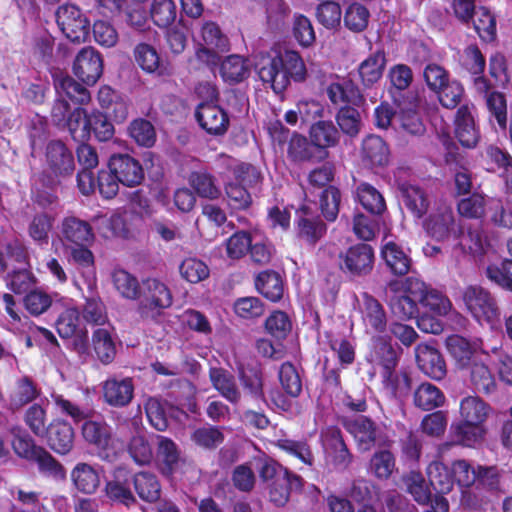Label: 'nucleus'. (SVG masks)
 <instances>
[{"label": "nucleus", "instance_id": "nucleus-21", "mask_svg": "<svg viewBox=\"0 0 512 512\" xmlns=\"http://www.w3.org/2000/svg\"><path fill=\"white\" fill-rule=\"evenodd\" d=\"M358 307L367 332L384 331L387 324L386 313L377 299L364 293L358 302Z\"/></svg>", "mask_w": 512, "mask_h": 512}, {"label": "nucleus", "instance_id": "nucleus-18", "mask_svg": "<svg viewBox=\"0 0 512 512\" xmlns=\"http://www.w3.org/2000/svg\"><path fill=\"white\" fill-rule=\"evenodd\" d=\"M196 118L200 126L211 135H223L229 125L227 113L212 102H205L198 106Z\"/></svg>", "mask_w": 512, "mask_h": 512}, {"label": "nucleus", "instance_id": "nucleus-12", "mask_svg": "<svg viewBox=\"0 0 512 512\" xmlns=\"http://www.w3.org/2000/svg\"><path fill=\"white\" fill-rule=\"evenodd\" d=\"M340 267L344 272L354 276L369 274L374 265L373 248L364 243L349 247L340 254Z\"/></svg>", "mask_w": 512, "mask_h": 512}, {"label": "nucleus", "instance_id": "nucleus-15", "mask_svg": "<svg viewBox=\"0 0 512 512\" xmlns=\"http://www.w3.org/2000/svg\"><path fill=\"white\" fill-rule=\"evenodd\" d=\"M103 60L92 47L83 48L76 56L73 65L74 74L84 83L93 85L102 75Z\"/></svg>", "mask_w": 512, "mask_h": 512}, {"label": "nucleus", "instance_id": "nucleus-14", "mask_svg": "<svg viewBox=\"0 0 512 512\" xmlns=\"http://www.w3.org/2000/svg\"><path fill=\"white\" fill-rule=\"evenodd\" d=\"M45 163L48 172L55 178L70 176L75 169L72 152L60 141L47 145Z\"/></svg>", "mask_w": 512, "mask_h": 512}, {"label": "nucleus", "instance_id": "nucleus-62", "mask_svg": "<svg viewBox=\"0 0 512 512\" xmlns=\"http://www.w3.org/2000/svg\"><path fill=\"white\" fill-rule=\"evenodd\" d=\"M473 24L476 32L483 40L492 41L494 39L496 35V20L487 8L480 7L475 12Z\"/></svg>", "mask_w": 512, "mask_h": 512}, {"label": "nucleus", "instance_id": "nucleus-44", "mask_svg": "<svg viewBox=\"0 0 512 512\" xmlns=\"http://www.w3.org/2000/svg\"><path fill=\"white\" fill-rule=\"evenodd\" d=\"M220 72L226 82L238 83L248 77L250 68L243 57L230 55L221 63Z\"/></svg>", "mask_w": 512, "mask_h": 512}, {"label": "nucleus", "instance_id": "nucleus-48", "mask_svg": "<svg viewBox=\"0 0 512 512\" xmlns=\"http://www.w3.org/2000/svg\"><path fill=\"white\" fill-rule=\"evenodd\" d=\"M127 451L138 465H148L154 459L152 445L143 432H137L132 436L127 445Z\"/></svg>", "mask_w": 512, "mask_h": 512}, {"label": "nucleus", "instance_id": "nucleus-11", "mask_svg": "<svg viewBox=\"0 0 512 512\" xmlns=\"http://www.w3.org/2000/svg\"><path fill=\"white\" fill-rule=\"evenodd\" d=\"M56 20L63 34L72 42H83L89 31V20L79 7L64 4L56 12Z\"/></svg>", "mask_w": 512, "mask_h": 512}, {"label": "nucleus", "instance_id": "nucleus-37", "mask_svg": "<svg viewBox=\"0 0 512 512\" xmlns=\"http://www.w3.org/2000/svg\"><path fill=\"white\" fill-rule=\"evenodd\" d=\"M256 288L266 299L277 302L284 294L283 281L279 274L265 271L260 273L255 282Z\"/></svg>", "mask_w": 512, "mask_h": 512}, {"label": "nucleus", "instance_id": "nucleus-53", "mask_svg": "<svg viewBox=\"0 0 512 512\" xmlns=\"http://www.w3.org/2000/svg\"><path fill=\"white\" fill-rule=\"evenodd\" d=\"M150 13L157 26L167 28L176 20V5L173 0H153Z\"/></svg>", "mask_w": 512, "mask_h": 512}, {"label": "nucleus", "instance_id": "nucleus-33", "mask_svg": "<svg viewBox=\"0 0 512 512\" xmlns=\"http://www.w3.org/2000/svg\"><path fill=\"white\" fill-rule=\"evenodd\" d=\"M381 256L393 273L398 275L408 273L411 259L397 243L393 241L384 243L381 249Z\"/></svg>", "mask_w": 512, "mask_h": 512}, {"label": "nucleus", "instance_id": "nucleus-31", "mask_svg": "<svg viewBox=\"0 0 512 512\" xmlns=\"http://www.w3.org/2000/svg\"><path fill=\"white\" fill-rule=\"evenodd\" d=\"M82 435L86 442L99 450H107L112 441L111 427L103 420H87L82 426Z\"/></svg>", "mask_w": 512, "mask_h": 512}, {"label": "nucleus", "instance_id": "nucleus-32", "mask_svg": "<svg viewBox=\"0 0 512 512\" xmlns=\"http://www.w3.org/2000/svg\"><path fill=\"white\" fill-rule=\"evenodd\" d=\"M490 410V406L478 396H467L460 402L461 419L468 424H484Z\"/></svg>", "mask_w": 512, "mask_h": 512}, {"label": "nucleus", "instance_id": "nucleus-46", "mask_svg": "<svg viewBox=\"0 0 512 512\" xmlns=\"http://www.w3.org/2000/svg\"><path fill=\"white\" fill-rule=\"evenodd\" d=\"M327 94L334 104L357 103L360 99L358 88L348 79L332 82L327 88Z\"/></svg>", "mask_w": 512, "mask_h": 512}, {"label": "nucleus", "instance_id": "nucleus-3", "mask_svg": "<svg viewBox=\"0 0 512 512\" xmlns=\"http://www.w3.org/2000/svg\"><path fill=\"white\" fill-rule=\"evenodd\" d=\"M193 41L196 45L197 59L206 65H216L221 54L230 49L228 36L219 24L213 20H203L193 31Z\"/></svg>", "mask_w": 512, "mask_h": 512}, {"label": "nucleus", "instance_id": "nucleus-58", "mask_svg": "<svg viewBox=\"0 0 512 512\" xmlns=\"http://www.w3.org/2000/svg\"><path fill=\"white\" fill-rule=\"evenodd\" d=\"M52 302V296L42 289L31 290L23 299L26 311L32 316L44 314L51 307Z\"/></svg>", "mask_w": 512, "mask_h": 512}, {"label": "nucleus", "instance_id": "nucleus-57", "mask_svg": "<svg viewBox=\"0 0 512 512\" xmlns=\"http://www.w3.org/2000/svg\"><path fill=\"white\" fill-rule=\"evenodd\" d=\"M292 35L302 47H310L316 40L315 31L310 19L302 14H296L293 17Z\"/></svg>", "mask_w": 512, "mask_h": 512}, {"label": "nucleus", "instance_id": "nucleus-9", "mask_svg": "<svg viewBox=\"0 0 512 512\" xmlns=\"http://www.w3.org/2000/svg\"><path fill=\"white\" fill-rule=\"evenodd\" d=\"M172 293L168 286L156 278H149L143 282L141 313L146 317H154L162 309L172 304Z\"/></svg>", "mask_w": 512, "mask_h": 512}, {"label": "nucleus", "instance_id": "nucleus-22", "mask_svg": "<svg viewBox=\"0 0 512 512\" xmlns=\"http://www.w3.org/2000/svg\"><path fill=\"white\" fill-rule=\"evenodd\" d=\"M102 392L107 404L114 407H123L131 402L134 385L131 378H110L103 382Z\"/></svg>", "mask_w": 512, "mask_h": 512}, {"label": "nucleus", "instance_id": "nucleus-1", "mask_svg": "<svg viewBox=\"0 0 512 512\" xmlns=\"http://www.w3.org/2000/svg\"><path fill=\"white\" fill-rule=\"evenodd\" d=\"M257 73L264 84L271 87L275 93H281L290 85L291 80L305 79L306 66L297 51H274L260 57Z\"/></svg>", "mask_w": 512, "mask_h": 512}, {"label": "nucleus", "instance_id": "nucleus-54", "mask_svg": "<svg viewBox=\"0 0 512 512\" xmlns=\"http://www.w3.org/2000/svg\"><path fill=\"white\" fill-rule=\"evenodd\" d=\"M76 140H87L90 137V115L82 108H77L69 114L65 126Z\"/></svg>", "mask_w": 512, "mask_h": 512}, {"label": "nucleus", "instance_id": "nucleus-26", "mask_svg": "<svg viewBox=\"0 0 512 512\" xmlns=\"http://www.w3.org/2000/svg\"><path fill=\"white\" fill-rule=\"evenodd\" d=\"M455 133L459 142L467 148L474 147L479 140V132L475 127L471 108L467 105L460 107L457 111Z\"/></svg>", "mask_w": 512, "mask_h": 512}, {"label": "nucleus", "instance_id": "nucleus-8", "mask_svg": "<svg viewBox=\"0 0 512 512\" xmlns=\"http://www.w3.org/2000/svg\"><path fill=\"white\" fill-rule=\"evenodd\" d=\"M56 329L62 338H74V349L80 356L88 355L87 330L78 309H65L56 321Z\"/></svg>", "mask_w": 512, "mask_h": 512}, {"label": "nucleus", "instance_id": "nucleus-7", "mask_svg": "<svg viewBox=\"0 0 512 512\" xmlns=\"http://www.w3.org/2000/svg\"><path fill=\"white\" fill-rule=\"evenodd\" d=\"M463 301L480 324L493 325L498 320L499 311L491 294L479 286H469L463 292Z\"/></svg>", "mask_w": 512, "mask_h": 512}, {"label": "nucleus", "instance_id": "nucleus-28", "mask_svg": "<svg viewBox=\"0 0 512 512\" xmlns=\"http://www.w3.org/2000/svg\"><path fill=\"white\" fill-rule=\"evenodd\" d=\"M455 238L458 239L455 249H459L464 254L482 255L490 246L489 240L478 227H469L466 232H463L460 227V232Z\"/></svg>", "mask_w": 512, "mask_h": 512}, {"label": "nucleus", "instance_id": "nucleus-64", "mask_svg": "<svg viewBox=\"0 0 512 512\" xmlns=\"http://www.w3.org/2000/svg\"><path fill=\"white\" fill-rule=\"evenodd\" d=\"M395 470L394 456L387 450L376 452L370 460V471L379 479H388Z\"/></svg>", "mask_w": 512, "mask_h": 512}, {"label": "nucleus", "instance_id": "nucleus-2", "mask_svg": "<svg viewBox=\"0 0 512 512\" xmlns=\"http://www.w3.org/2000/svg\"><path fill=\"white\" fill-rule=\"evenodd\" d=\"M425 283L418 278L394 280L388 284L386 297L392 312L399 318L411 319L418 314Z\"/></svg>", "mask_w": 512, "mask_h": 512}, {"label": "nucleus", "instance_id": "nucleus-56", "mask_svg": "<svg viewBox=\"0 0 512 512\" xmlns=\"http://www.w3.org/2000/svg\"><path fill=\"white\" fill-rule=\"evenodd\" d=\"M371 361L381 365L384 370V377L389 379L397 364V354L389 343L379 342L374 346Z\"/></svg>", "mask_w": 512, "mask_h": 512}, {"label": "nucleus", "instance_id": "nucleus-13", "mask_svg": "<svg viewBox=\"0 0 512 512\" xmlns=\"http://www.w3.org/2000/svg\"><path fill=\"white\" fill-rule=\"evenodd\" d=\"M452 473L454 477V484L456 483L462 488L461 505L468 509H477L479 507L478 501L475 499L473 493L469 490L477 482L478 465H472L466 460H456L452 462Z\"/></svg>", "mask_w": 512, "mask_h": 512}, {"label": "nucleus", "instance_id": "nucleus-6", "mask_svg": "<svg viewBox=\"0 0 512 512\" xmlns=\"http://www.w3.org/2000/svg\"><path fill=\"white\" fill-rule=\"evenodd\" d=\"M425 233L436 241H446L456 237L460 224L456 221L453 210L447 203H436L422 221Z\"/></svg>", "mask_w": 512, "mask_h": 512}, {"label": "nucleus", "instance_id": "nucleus-49", "mask_svg": "<svg viewBox=\"0 0 512 512\" xmlns=\"http://www.w3.org/2000/svg\"><path fill=\"white\" fill-rule=\"evenodd\" d=\"M403 202L406 208L417 218H422L428 211L429 200L423 189L408 185L403 188Z\"/></svg>", "mask_w": 512, "mask_h": 512}, {"label": "nucleus", "instance_id": "nucleus-61", "mask_svg": "<svg viewBox=\"0 0 512 512\" xmlns=\"http://www.w3.org/2000/svg\"><path fill=\"white\" fill-rule=\"evenodd\" d=\"M336 121L341 131L350 137L357 136L362 128L361 115L352 107L341 108L337 113Z\"/></svg>", "mask_w": 512, "mask_h": 512}, {"label": "nucleus", "instance_id": "nucleus-24", "mask_svg": "<svg viewBox=\"0 0 512 512\" xmlns=\"http://www.w3.org/2000/svg\"><path fill=\"white\" fill-rule=\"evenodd\" d=\"M389 149L384 140L376 135H368L362 140L361 159L370 167H382L389 162Z\"/></svg>", "mask_w": 512, "mask_h": 512}, {"label": "nucleus", "instance_id": "nucleus-16", "mask_svg": "<svg viewBox=\"0 0 512 512\" xmlns=\"http://www.w3.org/2000/svg\"><path fill=\"white\" fill-rule=\"evenodd\" d=\"M109 170L125 186L139 185L144 179L140 163L126 154L113 155L109 160Z\"/></svg>", "mask_w": 512, "mask_h": 512}, {"label": "nucleus", "instance_id": "nucleus-59", "mask_svg": "<svg viewBox=\"0 0 512 512\" xmlns=\"http://www.w3.org/2000/svg\"><path fill=\"white\" fill-rule=\"evenodd\" d=\"M407 491L419 504H426L430 500L431 492L424 477L415 471H411L403 478Z\"/></svg>", "mask_w": 512, "mask_h": 512}, {"label": "nucleus", "instance_id": "nucleus-40", "mask_svg": "<svg viewBox=\"0 0 512 512\" xmlns=\"http://www.w3.org/2000/svg\"><path fill=\"white\" fill-rule=\"evenodd\" d=\"M54 217L46 212L36 213L28 223L27 233L29 237L39 245H45L49 241V234L53 228Z\"/></svg>", "mask_w": 512, "mask_h": 512}, {"label": "nucleus", "instance_id": "nucleus-43", "mask_svg": "<svg viewBox=\"0 0 512 512\" xmlns=\"http://www.w3.org/2000/svg\"><path fill=\"white\" fill-rule=\"evenodd\" d=\"M309 134L311 142L319 148L333 147L339 141V132L331 121H317Z\"/></svg>", "mask_w": 512, "mask_h": 512}, {"label": "nucleus", "instance_id": "nucleus-19", "mask_svg": "<svg viewBox=\"0 0 512 512\" xmlns=\"http://www.w3.org/2000/svg\"><path fill=\"white\" fill-rule=\"evenodd\" d=\"M446 347L460 368H468L481 356V347L477 341H468L459 335H451L446 339Z\"/></svg>", "mask_w": 512, "mask_h": 512}, {"label": "nucleus", "instance_id": "nucleus-17", "mask_svg": "<svg viewBox=\"0 0 512 512\" xmlns=\"http://www.w3.org/2000/svg\"><path fill=\"white\" fill-rule=\"evenodd\" d=\"M346 430L353 436L357 447L361 451L370 450L379 440L381 431L365 416H357L345 421Z\"/></svg>", "mask_w": 512, "mask_h": 512}, {"label": "nucleus", "instance_id": "nucleus-30", "mask_svg": "<svg viewBox=\"0 0 512 512\" xmlns=\"http://www.w3.org/2000/svg\"><path fill=\"white\" fill-rule=\"evenodd\" d=\"M135 60L147 73H155L159 76L169 73L165 61L161 59L156 49L148 44H139L135 48Z\"/></svg>", "mask_w": 512, "mask_h": 512}, {"label": "nucleus", "instance_id": "nucleus-29", "mask_svg": "<svg viewBox=\"0 0 512 512\" xmlns=\"http://www.w3.org/2000/svg\"><path fill=\"white\" fill-rule=\"evenodd\" d=\"M386 67V56L381 50L371 53L358 67V73L362 84L370 87L377 83L383 75Z\"/></svg>", "mask_w": 512, "mask_h": 512}, {"label": "nucleus", "instance_id": "nucleus-42", "mask_svg": "<svg viewBox=\"0 0 512 512\" xmlns=\"http://www.w3.org/2000/svg\"><path fill=\"white\" fill-rule=\"evenodd\" d=\"M210 380L216 390L228 401L235 403L239 400L240 393L236 387L233 376L224 369L211 368Z\"/></svg>", "mask_w": 512, "mask_h": 512}, {"label": "nucleus", "instance_id": "nucleus-39", "mask_svg": "<svg viewBox=\"0 0 512 512\" xmlns=\"http://www.w3.org/2000/svg\"><path fill=\"white\" fill-rule=\"evenodd\" d=\"M259 477L265 485L292 475L285 467L266 454L254 458Z\"/></svg>", "mask_w": 512, "mask_h": 512}, {"label": "nucleus", "instance_id": "nucleus-10", "mask_svg": "<svg viewBox=\"0 0 512 512\" xmlns=\"http://www.w3.org/2000/svg\"><path fill=\"white\" fill-rule=\"evenodd\" d=\"M94 240L95 235L90 223L75 216H66L61 221L59 238L52 242V247L55 252H59L60 246L93 244Z\"/></svg>", "mask_w": 512, "mask_h": 512}, {"label": "nucleus", "instance_id": "nucleus-5", "mask_svg": "<svg viewBox=\"0 0 512 512\" xmlns=\"http://www.w3.org/2000/svg\"><path fill=\"white\" fill-rule=\"evenodd\" d=\"M155 463L162 475L171 479H181L194 472L191 462L181 456L178 445L168 437L158 435Z\"/></svg>", "mask_w": 512, "mask_h": 512}, {"label": "nucleus", "instance_id": "nucleus-41", "mask_svg": "<svg viewBox=\"0 0 512 512\" xmlns=\"http://www.w3.org/2000/svg\"><path fill=\"white\" fill-rule=\"evenodd\" d=\"M470 380L474 388L480 392L490 393L494 391L496 382L493 374L483 360V355L468 367Z\"/></svg>", "mask_w": 512, "mask_h": 512}, {"label": "nucleus", "instance_id": "nucleus-25", "mask_svg": "<svg viewBox=\"0 0 512 512\" xmlns=\"http://www.w3.org/2000/svg\"><path fill=\"white\" fill-rule=\"evenodd\" d=\"M52 450L65 455L71 451L74 444V431L70 424L64 421H54L50 424L46 435Z\"/></svg>", "mask_w": 512, "mask_h": 512}, {"label": "nucleus", "instance_id": "nucleus-60", "mask_svg": "<svg viewBox=\"0 0 512 512\" xmlns=\"http://www.w3.org/2000/svg\"><path fill=\"white\" fill-rule=\"evenodd\" d=\"M189 183L200 197L216 199L221 194L220 189L215 184L214 178L208 173H192L189 178Z\"/></svg>", "mask_w": 512, "mask_h": 512}, {"label": "nucleus", "instance_id": "nucleus-34", "mask_svg": "<svg viewBox=\"0 0 512 512\" xmlns=\"http://www.w3.org/2000/svg\"><path fill=\"white\" fill-rule=\"evenodd\" d=\"M427 476L431 486L439 493L446 494L454 487L452 465L448 467L441 461H433L427 467Z\"/></svg>", "mask_w": 512, "mask_h": 512}, {"label": "nucleus", "instance_id": "nucleus-51", "mask_svg": "<svg viewBox=\"0 0 512 512\" xmlns=\"http://www.w3.org/2000/svg\"><path fill=\"white\" fill-rule=\"evenodd\" d=\"M357 199L367 211L380 214L385 210L382 194L368 183H361L356 190Z\"/></svg>", "mask_w": 512, "mask_h": 512}, {"label": "nucleus", "instance_id": "nucleus-20", "mask_svg": "<svg viewBox=\"0 0 512 512\" xmlns=\"http://www.w3.org/2000/svg\"><path fill=\"white\" fill-rule=\"evenodd\" d=\"M416 362L419 369L428 377L441 380L446 375V364L440 352L427 344L415 348Z\"/></svg>", "mask_w": 512, "mask_h": 512}, {"label": "nucleus", "instance_id": "nucleus-47", "mask_svg": "<svg viewBox=\"0 0 512 512\" xmlns=\"http://www.w3.org/2000/svg\"><path fill=\"white\" fill-rule=\"evenodd\" d=\"M300 485V478L292 474L288 477L276 480L275 482H271L266 485V489L268 490L271 502L277 506H283L289 500L291 489L299 488Z\"/></svg>", "mask_w": 512, "mask_h": 512}, {"label": "nucleus", "instance_id": "nucleus-36", "mask_svg": "<svg viewBox=\"0 0 512 512\" xmlns=\"http://www.w3.org/2000/svg\"><path fill=\"white\" fill-rule=\"evenodd\" d=\"M125 476L126 470L124 468H117L114 471V479L107 482L105 492L111 500L129 506L134 504L136 500L130 488L123 482Z\"/></svg>", "mask_w": 512, "mask_h": 512}, {"label": "nucleus", "instance_id": "nucleus-52", "mask_svg": "<svg viewBox=\"0 0 512 512\" xmlns=\"http://www.w3.org/2000/svg\"><path fill=\"white\" fill-rule=\"evenodd\" d=\"M179 272L183 279L192 284L204 281L210 274L208 265L196 257L185 258L179 266Z\"/></svg>", "mask_w": 512, "mask_h": 512}, {"label": "nucleus", "instance_id": "nucleus-35", "mask_svg": "<svg viewBox=\"0 0 512 512\" xmlns=\"http://www.w3.org/2000/svg\"><path fill=\"white\" fill-rule=\"evenodd\" d=\"M133 484L137 495L145 502H156L161 496V484L157 476L150 472L136 473Z\"/></svg>", "mask_w": 512, "mask_h": 512}, {"label": "nucleus", "instance_id": "nucleus-4", "mask_svg": "<svg viewBox=\"0 0 512 512\" xmlns=\"http://www.w3.org/2000/svg\"><path fill=\"white\" fill-rule=\"evenodd\" d=\"M260 172L251 164L237 162L231 167V177L225 184L228 204L233 209H246L252 203L249 189L260 181Z\"/></svg>", "mask_w": 512, "mask_h": 512}, {"label": "nucleus", "instance_id": "nucleus-23", "mask_svg": "<svg viewBox=\"0 0 512 512\" xmlns=\"http://www.w3.org/2000/svg\"><path fill=\"white\" fill-rule=\"evenodd\" d=\"M322 441L333 464L339 468L347 467L351 462V455L342 439L339 429L331 427L322 433Z\"/></svg>", "mask_w": 512, "mask_h": 512}, {"label": "nucleus", "instance_id": "nucleus-27", "mask_svg": "<svg viewBox=\"0 0 512 512\" xmlns=\"http://www.w3.org/2000/svg\"><path fill=\"white\" fill-rule=\"evenodd\" d=\"M75 488L84 494H93L101 483L100 471L88 463H78L70 474Z\"/></svg>", "mask_w": 512, "mask_h": 512}, {"label": "nucleus", "instance_id": "nucleus-38", "mask_svg": "<svg viewBox=\"0 0 512 512\" xmlns=\"http://www.w3.org/2000/svg\"><path fill=\"white\" fill-rule=\"evenodd\" d=\"M55 89L60 97L66 96L79 104L90 101L89 91L68 75H58L55 78Z\"/></svg>", "mask_w": 512, "mask_h": 512}, {"label": "nucleus", "instance_id": "nucleus-45", "mask_svg": "<svg viewBox=\"0 0 512 512\" xmlns=\"http://www.w3.org/2000/svg\"><path fill=\"white\" fill-rule=\"evenodd\" d=\"M445 402V396L435 385L425 382L418 386L414 393V403L423 410H432Z\"/></svg>", "mask_w": 512, "mask_h": 512}, {"label": "nucleus", "instance_id": "nucleus-50", "mask_svg": "<svg viewBox=\"0 0 512 512\" xmlns=\"http://www.w3.org/2000/svg\"><path fill=\"white\" fill-rule=\"evenodd\" d=\"M92 344L98 359L103 364L112 362L116 354V347L107 328H98L93 332Z\"/></svg>", "mask_w": 512, "mask_h": 512}, {"label": "nucleus", "instance_id": "nucleus-63", "mask_svg": "<svg viewBox=\"0 0 512 512\" xmlns=\"http://www.w3.org/2000/svg\"><path fill=\"white\" fill-rule=\"evenodd\" d=\"M233 308L238 317L246 320L258 318L265 311L262 301L253 296L238 298Z\"/></svg>", "mask_w": 512, "mask_h": 512}, {"label": "nucleus", "instance_id": "nucleus-55", "mask_svg": "<svg viewBox=\"0 0 512 512\" xmlns=\"http://www.w3.org/2000/svg\"><path fill=\"white\" fill-rule=\"evenodd\" d=\"M487 208L489 209V201H486L482 195L477 193L461 199L457 204L459 214L469 219L482 218Z\"/></svg>", "mask_w": 512, "mask_h": 512}]
</instances>
